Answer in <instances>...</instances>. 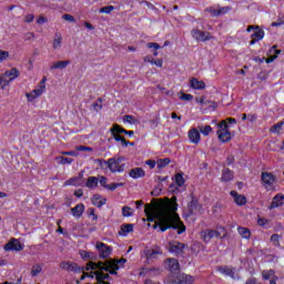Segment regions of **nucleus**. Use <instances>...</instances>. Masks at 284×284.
I'll list each match as a JSON object with an SVG mask.
<instances>
[{
	"label": "nucleus",
	"instance_id": "nucleus-1",
	"mask_svg": "<svg viewBox=\"0 0 284 284\" xmlns=\"http://www.w3.org/2000/svg\"><path fill=\"white\" fill-rule=\"evenodd\" d=\"M176 207V202H171L170 204H145L144 214L146 215V221H155L153 230H156V227H160L162 232L178 230V234H183L185 232V224L181 222Z\"/></svg>",
	"mask_w": 284,
	"mask_h": 284
},
{
	"label": "nucleus",
	"instance_id": "nucleus-2",
	"mask_svg": "<svg viewBox=\"0 0 284 284\" xmlns=\"http://www.w3.org/2000/svg\"><path fill=\"white\" fill-rule=\"evenodd\" d=\"M217 128L220 130L217 131V139L221 141V143H230L232 141V133L230 132V125L227 124V121L222 120Z\"/></svg>",
	"mask_w": 284,
	"mask_h": 284
},
{
	"label": "nucleus",
	"instance_id": "nucleus-3",
	"mask_svg": "<svg viewBox=\"0 0 284 284\" xmlns=\"http://www.w3.org/2000/svg\"><path fill=\"white\" fill-rule=\"evenodd\" d=\"M165 284H194V277L187 274H180L164 280Z\"/></svg>",
	"mask_w": 284,
	"mask_h": 284
},
{
	"label": "nucleus",
	"instance_id": "nucleus-4",
	"mask_svg": "<svg viewBox=\"0 0 284 284\" xmlns=\"http://www.w3.org/2000/svg\"><path fill=\"white\" fill-rule=\"evenodd\" d=\"M60 267H61V270H65L67 272H83V276L81 277V281H83L85 278V276H88V275H85L87 273H84V272H90V270H88V264L85 267L81 268L74 262H61Z\"/></svg>",
	"mask_w": 284,
	"mask_h": 284
},
{
	"label": "nucleus",
	"instance_id": "nucleus-5",
	"mask_svg": "<svg viewBox=\"0 0 284 284\" xmlns=\"http://www.w3.org/2000/svg\"><path fill=\"white\" fill-rule=\"evenodd\" d=\"M196 212H201V204H199V199L194 193L191 194V201L187 204V213L186 216H193Z\"/></svg>",
	"mask_w": 284,
	"mask_h": 284
},
{
	"label": "nucleus",
	"instance_id": "nucleus-6",
	"mask_svg": "<svg viewBox=\"0 0 284 284\" xmlns=\"http://www.w3.org/2000/svg\"><path fill=\"white\" fill-rule=\"evenodd\" d=\"M95 248L98 250L100 258H108L110 254H112V246H108V244L103 242H97Z\"/></svg>",
	"mask_w": 284,
	"mask_h": 284
},
{
	"label": "nucleus",
	"instance_id": "nucleus-7",
	"mask_svg": "<svg viewBox=\"0 0 284 284\" xmlns=\"http://www.w3.org/2000/svg\"><path fill=\"white\" fill-rule=\"evenodd\" d=\"M168 250H169V252H171V254L179 256V255L183 254V250H185V244H183L179 241H173V242L169 243Z\"/></svg>",
	"mask_w": 284,
	"mask_h": 284
},
{
	"label": "nucleus",
	"instance_id": "nucleus-8",
	"mask_svg": "<svg viewBox=\"0 0 284 284\" xmlns=\"http://www.w3.org/2000/svg\"><path fill=\"white\" fill-rule=\"evenodd\" d=\"M191 34L193 37V39H195V41H210L212 39V33L211 32H205V31H201L199 29H193L191 31Z\"/></svg>",
	"mask_w": 284,
	"mask_h": 284
},
{
	"label": "nucleus",
	"instance_id": "nucleus-9",
	"mask_svg": "<svg viewBox=\"0 0 284 284\" xmlns=\"http://www.w3.org/2000/svg\"><path fill=\"white\" fill-rule=\"evenodd\" d=\"M23 250V244L19 242L17 239H11L6 245L4 251L6 252H21Z\"/></svg>",
	"mask_w": 284,
	"mask_h": 284
},
{
	"label": "nucleus",
	"instance_id": "nucleus-10",
	"mask_svg": "<svg viewBox=\"0 0 284 284\" xmlns=\"http://www.w3.org/2000/svg\"><path fill=\"white\" fill-rule=\"evenodd\" d=\"M252 30H254V32L252 33L251 39H255V41H261L263 37H265V31H263L261 27L248 26L246 29L247 32H252Z\"/></svg>",
	"mask_w": 284,
	"mask_h": 284
},
{
	"label": "nucleus",
	"instance_id": "nucleus-11",
	"mask_svg": "<svg viewBox=\"0 0 284 284\" xmlns=\"http://www.w3.org/2000/svg\"><path fill=\"white\" fill-rule=\"evenodd\" d=\"M121 161H123V158H111L109 159V170L111 172H123V169L121 168Z\"/></svg>",
	"mask_w": 284,
	"mask_h": 284
},
{
	"label": "nucleus",
	"instance_id": "nucleus-12",
	"mask_svg": "<svg viewBox=\"0 0 284 284\" xmlns=\"http://www.w3.org/2000/svg\"><path fill=\"white\" fill-rule=\"evenodd\" d=\"M262 181L266 187H272L276 183V176L270 172H262Z\"/></svg>",
	"mask_w": 284,
	"mask_h": 284
},
{
	"label": "nucleus",
	"instance_id": "nucleus-13",
	"mask_svg": "<svg viewBox=\"0 0 284 284\" xmlns=\"http://www.w3.org/2000/svg\"><path fill=\"white\" fill-rule=\"evenodd\" d=\"M166 270H169V272H171L172 274H175V272H179V270H180L179 260L168 258L166 260Z\"/></svg>",
	"mask_w": 284,
	"mask_h": 284
},
{
	"label": "nucleus",
	"instance_id": "nucleus-14",
	"mask_svg": "<svg viewBox=\"0 0 284 284\" xmlns=\"http://www.w3.org/2000/svg\"><path fill=\"white\" fill-rule=\"evenodd\" d=\"M189 139L191 143H194L195 145H199L201 143V133L196 128H193L189 131Z\"/></svg>",
	"mask_w": 284,
	"mask_h": 284
},
{
	"label": "nucleus",
	"instance_id": "nucleus-15",
	"mask_svg": "<svg viewBox=\"0 0 284 284\" xmlns=\"http://www.w3.org/2000/svg\"><path fill=\"white\" fill-rule=\"evenodd\" d=\"M283 201H284L283 193H278L277 195H275L273 197V201H272L271 205L268 206V210H274L276 207H281V205H283Z\"/></svg>",
	"mask_w": 284,
	"mask_h": 284
},
{
	"label": "nucleus",
	"instance_id": "nucleus-16",
	"mask_svg": "<svg viewBox=\"0 0 284 284\" xmlns=\"http://www.w3.org/2000/svg\"><path fill=\"white\" fill-rule=\"evenodd\" d=\"M231 196H233L234 203H236V205H245V203H247V197H245V195L239 194L236 191H231Z\"/></svg>",
	"mask_w": 284,
	"mask_h": 284
},
{
	"label": "nucleus",
	"instance_id": "nucleus-17",
	"mask_svg": "<svg viewBox=\"0 0 284 284\" xmlns=\"http://www.w3.org/2000/svg\"><path fill=\"white\" fill-rule=\"evenodd\" d=\"M217 272L221 274H224L225 276H230L231 278H234V268L232 266L222 265L217 267Z\"/></svg>",
	"mask_w": 284,
	"mask_h": 284
},
{
	"label": "nucleus",
	"instance_id": "nucleus-18",
	"mask_svg": "<svg viewBox=\"0 0 284 284\" xmlns=\"http://www.w3.org/2000/svg\"><path fill=\"white\" fill-rule=\"evenodd\" d=\"M110 132H116L118 134H128L129 136H134V131H128L119 124H113V126L110 129Z\"/></svg>",
	"mask_w": 284,
	"mask_h": 284
},
{
	"label": "nucleus",
	"instance_id": "nucleus-19",
	"mask_svg": "<svg viewBox=\"0 0 284 284\" xmlns=\"http://www.w3.org/2000/svg\"><path fill=\"white\" fill-rule=\"evenodd\" d=\"M131 179H143L145 176V171L141 168H134L129 172Z\"/></svg>",
	"mask_w": 284,
	"mask_h": 284
},
{
	"label": "nucleus",
	"instance_id": "nucleus-20",
	"mask_svg": "<svg viewBox=\"0 0 284 284\" xmlns=\"http://www.w3.org/2000/svg\"><path fill=\"white\" fill-rule=\"evenodd\" d=\"M190 85L193 90H205V82L199 81L196 78L190 80Z\"/></svg>",
	"mask_w": 284,
	"mask_h": 284
},
{
	"label": "nucleus",
	"instance_id": "nucleus-21",
	"mask_svg": "<svg viewBox=\"0 0 284 284\" xmlns=\"http://www.w3.org/2000/svg\"><path fill=\"white\" fill-rule=\"evenodd\" d=\"M108 203V200L105 197H101L100 194L93 195L92 204L95 205V207H103Z\"/></svg>",
	"mask_w": 284,
	"mask_h": 284
},
{
	"label": "nucleus",
	"instance_id": "nucleus-22",
	"mask_svg": "<svg viewBox=\"0 0 284 284\" xmlns=\"http://www.w3.org/2000/svg\"><path fill=\"white\" fill-rule=\"evenodd\" d=\"M71 212H72L73 216L79 219L83 215V212H85V205H83V203H80V204L75 205L74 207H72Z\"/></svg>",
	"mask_w": 284,
	"mask_h": 284
},
{
	"label": "nucleus",
	"instance_id": "nucleus-23",
	"mask_svg": "<svg viewBox=\"0 0 284 284\" xmlns=\"http://www.w3.org/2000/svg\"><path fill=\"white\" fill-rule=\"evenodd\" d=\"M19 74H20V72L18 71V69L12 68L10 70H7L3 73V77H9V83H10L11 81H14V79L19 78Z\"/></svg>",
	"mask_w": 284,
	"mask_h": 284
},
{
	"label": "nucleus",
	"instance_id": "nucleus-24",
	"mask_svg": "<svg viewBox=\"0 0 284 284\" xmlns=\"http://www.w3.org/2000/svg\"><path fill=\"white\" fill-rule=\"evenodd\" d=\"M70 63V60L57 61L50 67V70H65Z\"/></svg>",
	"mask_w": 284,
	"mask_h": 284
},
{
	"label": "nucleus",
	"instance_id": "nucleus-25",
	"mask_svg": "<svg viewBox=\"0 0 284 284\" xmlns=\"http://www.w3.org/2000/svg\"><path fill=\"white\" fill-rule=\"evenodd\" d=\"M216 231L214 230H207L201 233V236L203 241H205V243H210V241H212V239H214Z\"/></svg>",
	"mask_w": 284,
	"mask_h": 284
},
{
	"label": "nucleus",
	"instance_id": "nucleus-26",
	"mask_svg": "<svg viewBox=\"0 0 284 284\" xmlns=\"http://www.w3.org/2000/svg\"><path fill=\"white\" fill-rule=\"evenodd\" d=\"M158 254H163L161 252V248H151V250L145 251V256H146L148 261H152V258H156Z\"/></svg>",
	"mask_w": 284,
	"mask_h": 284
},
{
	"label": "nucleus",
	"instance_id": "nucleus-27",
	"mask_svg": "<svg viewBox=\"0 0 284 284\" xmlns=\"http://www.w3.org/2000/svg\"><path fill=\"white\" fill-rule=\"evenodd\" d=\"M232 179H234V173H232L230 169H224L222 171L221 181L227 182V181H232Z\"/></svg>",
	"mask_w": 284,
	"mask_h": 284
},
{
	"label": "nucleus",
	"instance_id": "nucleus-28",
	"mask_svg": "<svg viewBox=\"0 0 284 284\" xmlns=\"http://www.w3.org/2000/svg\"><path fill=\"white\" fill-rule=\"evenodd\" d=\"M63 43V37L60 33H55L53 39V50H59Z\"/></svg>",
	"mask_w": 284,
	"mask_h": 284
},
{
	"label": "nucleus",
	"instance_id": "nucleus-29",
	"mask_svg": "<svg viewBox=\"0 0 284 284\" xmlns=\"http://www.w3.org/2000/svg\"><path fill=\"white\" fill-rule=\"evenodd\" d=\"M41 93L39 89H34L32 90L30 93H26V97L28 99V101H34V99H39V97H41Z\"/></svg>",
	"mask_w": 284,
	"mask_h": 284
},
{
	"label": "nucleus",
	"instance_id": "nucleus-30",
	"mask_svg": "<svg viewBox=\"0 0 284 284\" xmlns=\"http://www.w3.org/2000/svg\"><path fill=\"white\" fill-rule=\"evenodd\" d=\"M133 230H134V224H123L121 226L119 234H121L122 236H125V234H130V232H132Z\"/></svg>",
	"mask_w": 284,
	"mask_h": 284
},
{
	"label": "nucleus",
	"instance_id": "nucleus-31",
	"mask_svg": "<svg viewBox=\"0 0 284 284\" xmlns=\"http://www.w3.org/2000/svg\"><path fill=\"white\" fill-rule=\"evenodd\" d=\"M99 185V178L97 176H90L87 180V187H89L90 190L97 187Z\"/></svg>",
	"mask_w": 284,
	"mask_h": 284
},
{
	"label": "nucleus",
	"instance_id": "nucleus-32",
	"mask_svg": "<svg viewBox=\"0 0 284 284\" xmlns=\"http://www.w3.org/2000/svg\"><path fill=\"white\" fill-rule=\"evenodd\" d=\"M237 232L243 239H250L252 236V232L247 227L239 226Z\"/></svg>",
	"mask_w": 284,
	"mask_h": 284
},
{
	"label": "nucleus",
	"instance_id": "nucleus-33",
	"mask_svg": "<svg viewBox=\"0 0 284 284\" xmlns=\"http://www.w3.org/2000/svg\"><path fill=\"white\" fill-rule=\"evenodd\" d=\"M80 256L84 260V261H97V255H94V253L92 252H88V251H81L80 252Z\"/></svg>",
	"mask_w": 284,
	"mask_h": 284
},
{
	"label": "nucleus",
	"instance_id": "nucleus-34",
	"mask_svg": "<svg viewBox=\"0 0 284 284\" xmlns=\"http://www.w3.org/2000/svg\"><path fill=\"white\" fill-rule=\"evenodd\" d=\"M171 162L172 160H170V158H164V159L158 160L156 165L159 170H163V168H166V165H170Z\"/></svg>",
	"mask_w": 284,
	"mask_h": 284
},
{
	"label": "nucleus",
	"instance_id": "nucleus-35",
	"mask_svg": "<svg viewBox=\"0 0 284 284\" xmlns=\"http://www.w3.org/2000/svg\"><path fill=\"white\" fill-rule=\"evenodd\" d=\"M283 126H284V119L274 124L272 128H271V132H273V134H278V132H281V130H283Z\"/></svg>",
	"mask_w": 284,
	"mask_h": 284
},
{
	"label": "nucleus",
	"instance_id": "nucleus-36",
	"mask_svg": "<svg viewBox=\"0 0 284 284\" xmlns=\"http://www.w3.org/2000/svg\"><path fill=\"white\" fill-rule=\"evenodd\" d=\"M81 179H83V173L79 174V178H71L70 180H68L64 185H78L79 181H81Z\"/></svg>",
	"mask_w": 284,
	"mask_h": 284
},
{
	"label": "nucleus",
	"instance_id": "nucleus-37",
	"mask_svg": "<svg viewBox=\"0 0 284 284\" xmlns=\"http://www.w3.org/2000/svg\"><path fill=\"white\" fill-rule=\"evenodd\" d=\"M175 183H176L178 187H183V185H185V179L183 178V174L178 173L175 175Z\"/></svg>",
	"mask_w": 284,
	"mask_h": 284
},
{
	"label": "nucleus",
	"instance_id": "nucleus-38",
	"mask_svg": "<svg viewBox=\"0 0 284 284\" xmlns=\"http://www.w3.org/2000/svg\"><path fill=\"white\" fill-rule=\"evenodd\" d=\"M42 271H43V266L41 264H36L31 268V276H37Z\"/></svg>",
	"mask_w": 284,
	"mask_h": 284
},
{
	"label": "nucleus",
	"instance_id": "nucleus-39",
	"mask_svg": "<svg viewBox=\"0 0 284 284\" xmlns=\"http://www.w3.org/2000/svg\"><path fill=\"white\" fill-rule=\"evenodd\" d=\"M48 81L47 77H43L42 80L39 82L37 90H39L42 94L45 92V82Z\"/></svg>",
	"mask_w": 284,
	"mask_h": 284
},
{
	"label": "nucleus",
	"instance_id": "nucleus-40",
	"mask_svg": "<svg viewBox=\"0 0 284 284\" xmlns=\"http://www.w3.org/2000/svg\"><path fill=\"white\" fill-rule=\"evenodd\" d=\"M55 159H57V160L60 159L61 165H70V164H72V163L74 162V160L71 159V158L59 156V158H55Z\"/></svg>",
	"mask_w": 284,
	"mask_h": 284
},
{
	"label": "nucleus",
	"instance_id": "nucleus-41",
	"mask_svg": "<svg viewBox=\"0 0 284 284\" xmlns=\"http://www.w3.org/2000/svg\"><path fill=\"white\" fill-rule=\"evenodd\" d=\"M200 132L203 134V136H209L210 132H212L211 125L200 126Z\"/></svg>",
	"mask_w": 284,
	"mask_h": 284
},
{
	"label": "nucleus",
	"instance_id": "nucleus-42",
	"mask_svg": "<svg viewBox=\"0 0 284 284\" xmlns=\"http://www.w3.org/2000/svg\"><path fill=\"white\" fill-rule=\"evenodd\" d=\"M113 10H114V6H106V7H102L101 9H100V13L101 14H111L112 12H113Z\"/></svg>",
	"mask_w": 284,
	"mask_h": 284
},
{
	"label": "nucleus",
	"instance_id": "nucleus-43",
	"mask_svg": "<svg viewBox=\"0 0 284 284\" xmlns=\"http://www.w3.org/2000/svg\"><path fill=\"white\" fill-rule=\"evenodd\" d=\"M204 12H209V14H211V17H219V11L214 7H209V8L204 9Z\"/></svg>",
	"mask_w": 284,
	"mask_h": 284
},
{
	"label": "nucleus",
	"instance_id": "nucleus-44",
	"mask_svg": "<svg viewBox=\"0 0 284 284\" xmlns=\"http://www.w3.org/2000/svg\"><path fill=\"white\" fill-rule=\"evenodd\" d=\"M94 163H98L99 168H109V160L95 159Z\"/></svg>",
	"mask_w": 284,
	"mask_h": 284
},
{
	"label": "nucleus",
	"instance_id": "nucleus-45",
	"mask_svg": "<svg viewBox=\"0 0 284 284\" xmlns=\"http://www.w3.org/2000/svg\"><path fill=\"white\" fill-rule=\"evenodd\" d=\"M262 276L265 281H270V278H272V276H274V271L270 270V271H263L262 272Z\"/></svg>",
	"mask_w": 284,
	"mask_h": 284
},
{
	"label": "nucleus",
	"instance_id": "nucleus-46",
	"mask_svg": "<svg viewBox=\"0 0 284 284\" xmlns=\"http://www.w3.org/2000/svg\"><path fill=\"white\" fill-rule=\"evenodd\" d=\"M116 187H123V183H111L108 184L106 190H110L111 192H114Z\"/></svg>",
	"mask_w": 284,
	"mask_h": 284
},
{
	"label": "nucleus",
	"instance_id": "nucleus-47",
	"mask_svg": "<svg viewBox=\"0 0 284 284\" xmlns=\"http://www.w3.org/2000/svg\"><path fill=\"white\" fill-rule=\"evenodd\" d=\"M9 57H10V52L0 50V63H3V61H7Z\"/></svg>",
	"mask_w": 284,
	"mask_h": 284
},
{
	"label": "nucleus",
	"instance_id": "nucleus-48",
	"mask_svg": "<svg viewBox=\"0 0 284 284\" xmlns=\"http://www.w3.org/2000/svg\"><path fill=\"white\" fill-rule=\"evenodd\" d=\"M75 150L78 152H92L93 151L92 148L85 146V145H78V146H75Z\"/></svg>",
	"mask_w": 284,
	"mask_h": 284
},
{
	"label": "nucleus",
	"instance_id": "nucleus-49",
	"mask_svg": "<svg viewBox=\"0 0 284 284\" xmlns=\"http://www.w3.org/2000/svg\"><path fill=\"white\" fill-rule=\"evenodd\" d=\"M122 215H123V216H132V207H130V206H123V207H122Z\"/></svg>",
	"mask_w": 284,
	"mask_h": 284
},
{
	"label": "nucleus",
	"instance_id": "nucleus-50",
	"mask_svg": "<svg viewBox=\"0 0 284 284\" xmlns=\"http://www.w3.org/2000/svg\"><path fill=\"white\" fill-rule=\"evenodd\" d=\"M229 10H230V7H219L217 8V17H221V14H227Z\"/></svg>",
	"mask_w": 284,
	"mask_h": 284
},
{
	"label": "nucleus",
	"instance_id": "nucleus-51",
	"mask_svg": "<svg viewBox=\"0 0 284 284\" xmlns=\"http://www.w3.org/2000/svg\"><path fill=\"white\" fill-rule=\"evenodd\" d=\"M99 183L102 187H104L105 190L108 189V178L101 175L99 179Z\"/></svg>",
	"mask_w": 284,
	"mask_h": 284
},
{
	"label": "nucleus",
	"instance_id": "nucleus-52",
	"mask_svg": "<svg viewBox=\"0 0 284 284\" xmlns=\"http://www.w3.org/2000/svg\"><path fill=\"white\" fill-rule=\"evenodd\" d=\"M180 99H181V101H192V99H194V95H192L190 93H182Z\"/></svg>",
	"mask_w": 284,
	"mask_h": 284
},
{
	"label": "nucleus",
	"instance_id": "nucleus-53",
	"mask_svg": "<svg viewBox=\"0 0 284 284\" xmlns=\"http://www.w3.org/2000/svg\"><path fill=\"white\" fill-rule=\"evenodd\" d=\"M123 121H125L126 123H136V119L134 118V115H124Z\"/></svg>",
	"mask_w": 284,
	"mask_h": 284
},
{
	"label": "nucleus",
	"instance_id": "nucleus-54",
	"mask_svg": "<svg viewBox=\"0 0 284 284\" xmlns=\"http://www.w3.org/2000/svg\"><path fill=\"white\" fill-rule=\"evenodd\" d=\"M271 241H272V243H275V245H281V243H280V241H281V235H278V234H273V235L271 236Z\"/></svg>",
	"mask_w": 284,
	"mask_h": 284
},
{
	"label": "nucleus",
	"instance_id": "nucleus-55",
	"mask_svg": "<svg viewBox=\"0 0 284 284\" xmlns=\"http://www.w3.org/2000/svg\"><path fill=\"white\" fill-rule=\"evenodd\" d=\"M3 77H6V75H3V74L0 75V85H2L1 90H4L6 85H8L10 83V81L6 80Z\"/></svg>",
	"mask_w": 284,
	"mask_h": 284
},
{
	"label": "nucleus",
	"instance_id": "nucleus-56",
	"mask_svg": "<svg viewBox=\"0 0 284 284\" xmlns=\"http://www.w3.org/2000/svg\"><path fill=\"white\" fill-rule=\"evenodd\" d=\"M113 139L119 143V141H123V135H120V133H118L116 131L111 132Z\"/></svg>",
	"mask_w": 284,
	"mask_h": 284
},
{
	"label": "nucleus",
	"instance_id": "nucleus-57",
	"mask_svg": "<svg viewBox=\"0 0 284 284\" xmlns=\"http://www.w3.org/2000/svg\"><path fill=\"white\" fill-rule=\"evenodd\" d=\"M88 214L89 216H92V221H98L99 216L94 213V209L90 207Z\"/></svg>",
	"mask_w": 284,
	"mask_h": 284
},
{
	"label": "nucleus",
	"instance_id": "nucleus-58",
	"mask_svg": "<svg viewBox=\"0 0 284 284\" xmlns=\"http://www.w3.org/2000/svg\"><path fill=\"white\" fill-rule=\"evenodd\" d=\"M146 48H149V49L154 48V50H159V49H161V45H159V43H156V42H149L146 44Z\"/></svg>",
	"mask_w": 284,
	"mask_h": 284
},
{
	"label": "nucleus",
	"instance_id": "nucleus-59",
	"mask_svg": "<svg viewBox=\"0 0 284 284\" xmlns=\"http://www.w3.org/2000/svg\"><path fill=\"white\" fill-rule=\"evenodd\" d=\"M270 53H274L273 57H278V54H281V50L276 49V45H273L271 49H270Z\"/></svg>",
	"mask_w": 284,
	"mask_h": 284
},
{
	"label": "nucleus",
	"instance_id": "nucleus-60",
	"mask_svg": "<svg viewBox=\"0 0 284 284\" xmlns=\"http://www.w3.org/2000/svg\"><path fill=\"white\" fill-rule=\"evenodd\" d=\"M62 19L64 21H70L71 23L74 22V17H72V14H63Z\"/></svg>",
	"mask_w": 284,
	"mask_h": 284
},
{
	"label": "nucleus",
	"instance_id": "nucleus-61",
	"mask_svg": "<svg viewBox=\"0 0 284 284\" xmlns=\"http://www.w3.org/2000/svg\"><path fill=\"white\" fill-rule=\"evenodd\" d=\"M37 23H39V26H42V23H48V18L41 16L38 18Z\"/></svg>",
	"mask_w": 284,
	"mask_h": 284
},
{
	"label": "nucleus",
	"instance_id": "nucleus-62",
	"mask_svg": "<svg viewBox=\"0 0 284 284\" xmlns=\"http://www.w3.org/2000/svg\"><path fill=\"white\" fill-rule=\"evenodd\" d=\"M26 23H32L34 21V16L33 14H28L24 18Z\"/></svg>",
	"mask_w": 284,
	"mask_h": 284
},
{
	"label": "nucleus",
	"instance_id": "nucleus-63",
	"mask_svg": "<svg viewBox=\"0 0 284 284\" xmlns=\"http://www.w3.org/2000/svg\"><path fill=\"white\" fill-rule=\"evenodd\" d=\"M153 64L156 65L158 68H163V60L162 59H158V60L153 59Z\"/></svg>",
	"mask_w": 284,
	"mask_h": 284
},
{
	"label": "nucleus",
	"instance_id": "nucleus-64",
	"mask_svg": "<svg viewBox=\"0 0 284 284\" xmlns=\"http://www.w3.org/2000/svg\"><path fill=\"white\" fill-rule=\"evenodd\" d=\"M245 284H256V277L248 278Z\"/></svg>",
	"mask_w": 284,
	"mask_h": 284
}]
</instances>
